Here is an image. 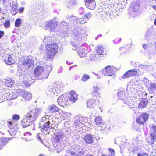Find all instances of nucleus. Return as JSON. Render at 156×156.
I'll return each instance as SVG.
<instances>
[{"mask_svg":"<svg viewBox=\"0 0 156 156\" xmlns=\"http://www.w3.org/2000/svg\"><path fill=\"white\" fill-rule=\"evenodd\" d=\"M86 29L81 27H77L72 29L71 43L73 47L81 44L83 38L86 35Z\"/></svg>","mask_w":156,"mask_h":156,"instance_id":"1","label":"nucleus"},{"mask_svg":"<svg viewBox=\"0 0 156 156\" xmlns=\"http://www.w3.org/2000/svg\"><path fill=\"white\" fill-rule=\"evenodd\" d=\"M78 97V95L74 91H72L69 94H65L61 95L58 98L57 101L61 106L65 107L67 106L69 103L75 102Z\"/></svg>","mask_w":156,"mask_h":156,"instance_id":"2","label":"nucleus"},{"mask_svg":"<svg viewBox=\"0 0 156 156\" xmlns=\"http://www.w3.org/2000/svg\"><path fill=\"white\" fill-rule=\"evenodd\" d=\"M52 121L51 117L48 115H45L42 118L40 123L41 130L43 131L45 135L49 133L50 129V124Z\"/></svg>","mask_w":156,"mask_h":156,"instance_id":"3","label":"nucleus"},{"mask_svg":"<svg viewBox=\"0 0 156 156\" xmlns=\"http://www.w3.org/2000/svg\"><path fill=\"white\" fill-rule=\"evenodd\" d=\"M46 45L47 51V57L48 60L52 61L54 56L58 51V46L56 43L48 44Z\"/></svg>","mask_w":156,"mask_h":156,"instance_id":"4","label":"nucleus"},{"mask_svg":"<svg viewBox=\"0 0 156 156\" xmlns=\"http://www.w3.org/2000/svg\"><path fill=\"white\" fill-rule=\"evenodd\" d=\"M34 61L27 57H24L23 59L19 61V67L20 69L24 70H27L33 65Z\"/></svg>","mask_w":156,"mask_h":156,"instance_id":"5","label":"nucleus"},{"mask_svg":"<svg viewBox=\"0 0 156 156\" xmlns=\"http://www.w3.org/2000/svg\"><path fill=\"white\" fill-rule=\"evenodd\" d=\"M44 69L42 66H38L36 67L34 71V74L35 76H38L41 75L40 79L42 80L46 79L49 75V73H44Z\"/></svg>","mask_w":156,"mask_h":156,"instance_id":"6","label":"nucleus"},{"mask_svg":"<svg viewBox=\"0 0 156 156\" xmlns=\"http://www.w3.org/2000/svg\"><path fill=\"white\" fill-rule=\"evenodd\" d=\"M99 12H98V15H100L103 20L108 19V17L111 15V10L109 8L101 7L99 8Z\"/></svg>","mask_w":156,"mask_h":156,"instance_id":"7","label":"nucleus"},{"mask_svg":"<svg viewBox=\"0 0 156 156\" xmlns=\"http://www.w3.org/2000/svg\"><path fill=\"white\" fill-rule=\"evenodd\" d=\"M87 120L84 117H76L73 122V126L76 128L80 129L82 127V125L87 123Z\"/></svg>","mask_w":156,"mask_h":156,"instance_id":"8","label":"nucleus"},{"mask_svg":"<svg viewBox=\"0 0 156 156\" xmlns=\"http://www.w3.org/2000/svg\"><path fill=\"white\" fill-rule=\"evenodd\" d=\"M140 3L139 1L133 2L129 9V14L133 17L136 16L138 13Z\"/></svg>","mask_w":156,"mask_h":156,"instance_id":"9","label":"nucleus"},{"mask_svg":"<svg viewBox=\"0 0 156 156\" xmlns=\"http://www.w3.org/2000/svg\"><path fill=\"white\" fill-rule=\"evenodd\" d=\"M41 112V109L38 108H35L28 112L27 115L31 118V120L35 121L36 119Z\"/></svg>","mask_w":156,"mask_h":156,"instance_id":"10","label":"nucleus"},{"mask_svg":"<svg viewBox=\"0 0 156 156\" xmlns=\"http://www.w3.org/2000/svg\"><path fill=\"white\" fill-rule=\"evenodd\" d=\"M116 68L112 66H108L102 70V74L106 76H112L115 73Z\"/></svg>","mask_w":156,"mask_h":156,"instance_id":"11","label":"nucleus"},{"mask_svg":"<svg viewBox=\"0 0 156 156\" xmlns=\"http://www.w3.org/2000/svg\"><path fill=\"white\" fill-rule=\"evenodd\" d=\"M60 27L63 36H68L69 34V28L68 23L62 21L60 24Z\"/></svg>","mask_w":156,"mask_h":156,"instance_id":"12","label":"nucleus"},{"mask_svg":"<svg viewBox=\"0 0 156 156\" xmlns=\"http://www.w3.org/2000/svg\"><path fill=\"white\" fill-rule=\"evenodd\" d=\"M58 24L57 21L55 19L49 22H47L46 23V25L45 27H43L45 28V30L48 29L50 30L51 31H53L55 29Z\"/></svg>","mask_w":156,"mask_h":156,"instance_id":"13","label":"nucleus"},{"mask_svg":"<svg viewBox=\"0 0 156 156\" xmlns=\"http://www.w3.org/2000/svg\"><path fill=\"white\" fill-rule=\"evenodd\" d=\"M8 127L10 128V129L8 131L11 135H14L16 133V131L18 129V122H13L9 121L7 122Z\"/></svg>","mask_w":156,"mask_h":156,"instance_id":"14","label":"nucleus"},{"mask_svg":"<svg viewBox=\"0 0 156 156\" xmlns=\"http://www.w3.org/2000/svg\"><path fill=\"white\" fill-rule=\"evenodd\" d=\"M80 44H77L76 46L74 47L76 48L77 52L79 55L80 57H85L87 53V51L86 49L82 48V47H81Z\"/></svg>","mask_w":156,"mask_h":156,"instance_id":"15","label":"nucleus"},{"mask_svg":"<svg viewBox=\"0 0 156 156\" xmlns=\"http://www.w3.org/2000/svg\"><path fill=\"white\" fill-rule=\"evenodd\" d=\"M34 121V120H31V118L27 115L24 116L22 121L21 125L23 127H26L30 126Z\"/></svg>","mask_w":156,"mask_h":156,"instance_id":"16","label":"nucleus"},{"mask_svg":"<svg viewBox=\"0 0 156 156\" xmlns=\"http://www.w3.org/2000/svg\"><path fill=\"white\" fill-rule=\"evenodd\" d=\"M65 136L63 131L61 130H58L54 133V139L57 142H59L62 140Z\"/></svg>","mask_w":156,"mask_h":156,"instance_id":"17","label":"nucleus"},{"mask_svg":"<svg viewBox=\"0 0 156 156\" xmlns=\"http://www.w3.org/2000/svg\"><path fill=\"white\" fill-rule=\"evenodd\" d=\"M148 117V114H142L137 118L136 121L138 123L143 124L147 120Z\"/></svg>","mask_w":156,"mask_h":156,"instance_id":"18","label":"nucleus"},{"mask_svg":"<svg viewBox=\"0 0 156 156\" xmlns=\"http://www.w3.org/2000/svg\"><path fill=\"white\" fill-rule=\"evenodd\" d=\"M11 55H5L3 56V59L7 64L10 65L14 63L15 62L14 60L12 58Z\"/></svg>","mask_w":156,"mask_h":156,"instance_id":"19","label":"nucleus"},{"mask_svg":"<svg viewBox=\"0 0 156 156\" xmlns=\"http://www.w3.org/2000/svg\"><path fill=\"white\" fill-rule=\"evenodd\" d=\"M84 140L87 143H92L94 140L93 135L91 134H88L85 136L83 138Z\"/></svg>","mask_w":156,"mask_h":156,"instance_id":"20","label":"nucleus"},{"mask_svg":"<svg viewBox=\"0 0 156 156\" xmlns=\"http://www.w3.org/2000/svg\"><path fill=\"white\" fill-rule=\"evenodd\" d=\"M95 51L90 54L89 56V59L91 61H96L99 60L101 58V57L99 56L98 55L96 54Z\"/></svg>","mask_w":156,"mask_h":156,"instance_id":"21","label":"nucleus"},{"mask_svg":"<svg viewBox=\"0 0 156 156\" xmlns=\"http://www.w3.org/2000/svg\"><path fill=\"white\" fill-rule=\"evenodd\" d=\"M148 90L151 93L154 92L156 90V83L151 82L148 87Z\"/></svg>","mask_w":156,"mask_h":156,"instance_id":"22","label":"nucleus"},{"mask_svg":"<svg viewBox=\"0 0 156 156\" xmlns=\"http://www.w3.org/2000/svg\"><path fill=\"white\" fill-rule=\"evenodd\" d=\"M150 138L151 140V141L148 142L149 144L153 145L154 144V142L156 140V133H150Z\"/></svg>","mask_w":156,"mask_h":156,"instance_id":"23","label":"nucleus"},{"mask_svg":"<svg viewBox=\"0 0 156 156\" xmlns=\"http://www.w3.org/2000/svg\"><path fill=\"white\" fill-rule=\"evenodd\" d=\"M93 91L92 92V94L93 96V97L94 98L95 96H96V98H97L98 96L99 97V93L98 91L99 90V88L96 85H94L93 87Z\"/></svg>","mask_w":156,"mask_h":156,"instance_id":"24","label":"nucleus"},{"mask_svg":"<svg viewBox=\"0 0 156 156\" xmlns=\"http://www.w3.org/2000/svg\"><path fill=\"white\" fill-rule=\"evenodd\" d=\"M54 89H55L56 94H58L62 91L64 89L63 85L58 84H57L56 87Z\"/></svg>","mask_w":156,"mask_h":156,"instance_id":"25","label":"nucleus"},{"mask_svg":"<svg viewBox=\"0 0 156 156\" xmlns=\"http://www.w3.org/2000/svg\"><path fill=\"white\" fill-rule=\"evenodd\" d=\"M9 139L5 138H2L0 139V149H2L3 146L8 143Z\"/></svg>","mask_w":156,"mask_h":156,"instance_id":"26","label":"nucleus"},{"mask_svg":"<svg viewBox=\"0 0 156 156\" xmlns=\"http://www.w3.org/2000/svg\"><path fill=\"white\" fill-rule=\"evenodd\" d=\"M48 109L50 112L52 113L58 112L59 110V109L54 105H49L48 107Z\"/></svg>","mask_w":156,"mask_h":156,"instance_id":"27","label":"nucleus"},{"mask_svg":"<svg viewBox=\"0 0 156 156\" xmlns=\"http://www.w3.org/2000/svg\"><path fill=\"white\" fill-rule=\"evenodd\" d=\"M95 100L94 97L90 100H88L87 102V106L88 108H93L95 105Z\"/></svg>","mask_w":156,"mask_h":156,"instance_id":"28","label":"nucleus"},{"mask_svg":"<svg viewBox=\"0 0 156 156\" xmlns=\"http://www.w3.org/2000/svg\"><path fill=\"white\" fill-rule=\"evenodd\" d=\"M148 103V101L147 99L143 98L140 101L139 104V108H144Z\"/></svg>","mask_w":156,"mask_h":156,"instance_id":"29","label":"nucleus"},{"mask_svg":"<svg viewBox=\"0 0 156 156\" xmlns=\"http://www.w3.org/2000/svg\"><path fill=\"white\" fill-rule=\"evenodd\" d=\"M46 93L48 95H55V89L53 90V88L52 87H48L47 90L46 91Z\"/></svg>","mask_w":156,"mask_h":156,"instance_id":"30","label":"nucleus"},{"mask_svg":"<svg viewBox=\"0 0 156 156\" xmlns=\"http://www.w3.org/2000/svg\"><path fill=\"white\" fill-rule=\"evenodd\" d=\"M14 83L15 81L14 80L10 78H8L5 85L8 87H11L13 86Z\"/></svg>","mask_w":156,"mask_h":156,"instance_id":"31","label":"nucleus"},{"mask_svg":"<svg viewBox=\"0 0 156 156\" xmlns=\"http://www.w3.org/2000/svg\"><path fill=\"white\" fill-rule=\"evenodd\" d=\"M70 153L72 155H73L74 156H82L84 154L85 152L82 149L81 151H79V152H75L74 151H71Z\"/></svg>","mask_w":156,"mask_h":156,"instance_id":"32","label":"nucleus"},{"mask_svg":"<svg viewBox=\"0 0 156 156\" xmlns=\"http://www.w3.org/2000/svg\"><path fill=\"white\" fill-rule=\"evenodd\" d=\"M23 98L27 100H30L32 98V94L30 93L25 91L23 94Z\"/></svg>","mask_w":156,"mask_h":156,"instance_id":"33","label":"nucleus"},{"mask_svg":"<svg viewBox=\"0 0 156 156\" xmlns=\"http://www.w3.org/2000/svg\"><path fill=\"white\" fill-rule=\"evenodd\" d=\"M76 5V0H70L67 3V6L68 8H72L74 6Z\"/></svg>","mask_w":156,"mask_h":156,"instance_id":"34","label":"nucleus"},{"mask_svg":"<svg viewBox=\"0 0 156 156\" xmlns=\"http://www.w3.org/2000/svg\"><path fill=\"white\" fill-rule=\"evenodd\" d=\"M23 84L25 85L26 87L30 86L31 84L30 80L28 79L26 76L23 77Z\"/></svg>","mask_w":156,"mask_h":156,"instance_id":"35","label":"nucleus"},{"mask_svg":"<svg viewBox=\"0 0 156 156\" xmlns=\"http://www.w3.org/2000/svg\"><path fill=\"white\" fill-rule=\"evenodd\" d=\"M118 97L119 99L124 100L125 99V93L124 91H119L117 93Z\"/></svg>","mask_w":156,"mask_h":156,"instance_id":"36","label":"nucleus"},{"mask_svg":"<svg viewBox=\"0 0 156 156\" xmlns=\"http://www.w3.org/2000/svg\"><path fill=\"white\" fill-rule=\"evenodd\" d=\"M86 6V7L89 9L93 10L95 9L96 6L95 2V1L88 4H87Z\"/></svg>","mask_w":156,"mask_h":156,"instance_id":"37","label":"nucleus"},{"mask_svg":"<svg viewBox=\"0 0 156 156\" xmlns=\"http://www.w3.org/2000/svg\"><path fill=\"white\" fill-rule=\"evenodd\" d=\"M95 51L96 54L98 55L99 56L102 55H103L104 54L103 48L101 46H99L98 49L97 50V49H96Z\"/></svg>","mask_w":156,"mask_h":156,"instance_id":"38","label":"nucleus"},{"mask_svg":"<svg viewBox=\"0 0 156 156\" xmlns=\"http://www.w3.org/2000/svg\"><path fill=\"white\" fill-rule=\"evenodd\" d=\"M95 122L98 126H100V125L102 122V119L101 117L98 116L95 118Z\"/></svg>","mask_w":156,"mask_h":156,"instance_id":"39","label":"nucleus"},{"mask_svg":"<svg viewBox=\"0 0 156 156\" xmlns=\"http://www.w3.org/2000/svg\"><path fill=\"white\" fill-rule=\"evenodd\" d=\"M90 78V76L84 74L82 76L81 80L83 82H86L87 80L89 79Z\"/></svg>","mask_w":156,"mask_h":156,"instance_id":"40","label":"nucleus"},{"mask_svg":"<svg viewBox=\"0 0 156 156\" xmlns=\"http://www.w3.org/2000/svg\"><path fill=\"white\" fill-rule=\"evenodd\" d=\"M132 76L129 70L126 72L124 75L122 76L123 79H126Z\"/></svg>","mask_w":156,"mask_h":156,"instance_id":"41","label":"nucleus"},{"mask_svg":"<svg viewBox=\"0 0 156 156\" xmlns=\"http://www.w3.org/2000/svg\"><path fill=\"white\" fill-rule=\"evenodd\" d=\"M76 21L80 23L81 24H84L86 23L87 22V21L86 19L84 20V19L83 18H76Z\"/></svg>","mask_w":156,"mask_h":156,"instance_id":"42","label":"nucleus"},{"mask_svg":"<svg viewBox=\"0 0 156 156\" xmlns=\"http://www.w3.org/2000/svg\"><path fill=\"white\" fill-rule=\"evenodd\" d=\"M61 114L62 116L65 118L70 117L71 116V114L66 112L62 111Z\"/></svg>","mask_w":156,"mask_h":156,"instance_id":"43","label":"nucleus"},{"mask_svg":"<svg viewBox=\"0 0 156 156\" xmlns=\"http://www.w3.org/2000/svg\"><path fill=\"white\" fill-rule=\"evenodd\" d=\"M20 70H18L17 73V76L19 77H20L21 76H23L24 71V69L22 70L20 69Z\"/></svg>","mask_w":156,"mask_h":156,"instance_id":"44","label":"nucleus"},{"mask_svg":"<svg viewBox=\"0 0 156 156\" xmlns=\"http://www.w3.org/2000/svg\"><path fill=\"white\" fill-rule=\"evenodd\" d=\"M22 20L20 18L17 19L15 22V26L16 27H19L22 23Z\"/></svg>","mask_w":156,"mask_h":156,"instance_id":"45","label":"nucleus"},{"mask_svg":"<svg viewBox=\"0 0 156 156\" xmlns=\"http://www.w3.org/2000/svg\"><path fill=\"white\" fill-rule=\"evenodd\" d=\"M129 71H130L132 76H134L136 75L138 72L137 69H136L129 70Z\"/></svg>","mask_w":156,"mask_h":156,"instance_id":"46","label":"nucleus"},{"mask_svg":"<svg viewBox=\"0 0 156 156\" xmlns=\"http://www.w3.org/2000/svg\"><path fill=\"white\" fill-rule=\"evenodd\" d=\"M12 118L13 119L12 121L17 122L20 119V116L18 115H13Z\"/></svg>","mask_w":156,"mask_h":156,"instance_id":"47","label":"nucleus"},{"mask_svg":"<svg viewBox=\"0 0 156 156\" xmlns=\"http://www.w3.org/2000/svg\"><path fill=\"white\" fill-rule=\"evenodd\" d=\"M150 133H156V126L153 125L150 128Z\"/></svg>","mask_w":156,"mask_h":156,"instance_id":"48","label":"nucleus"},{"mask_svg":"<svg viewBox=\"0 0 156 156\" xmlns=\"http://www.w3.org/2000/svg\"><path fill=\"white\" fill-rule=\"evenodd\" d=\"M138 67L139 68V69H137L138 72L140 71H144L145 69V66L143 65H139Z\"/></svg>","mask_w":156,"mask_h":156,"instance_id":"49","label":"nucleus"},{"mask_svg":"<svg viewBox=\"0 0 156 156\" xmlns=\"http://www.w3.org/2000/svg\"><path fill=\"white\" fill-rule=\"evenodd\" d=\"M134 102H135L131 100L130 101L127 103V104L130 108H133L134 107Z\"/></svg>","mask_w":156,"mask_h":156,"instance_id":"50","label":"nucleus"},{"mask_svg":"<svg viewBox=\"0 0 156 156\" xmlns=\"http://www.w3.org/2000/svg\"><path fill=\"white\" fill-rule=\"evenodd\" d=\"M51 40V38L50 37H45L43 40V42L44 43H48L50 42Z\"/></svg>","mask_w":156,"mask_h":156,"instance_id":"51","label":"nucleus"},{"mask_svg":"<svg viewBox=\"0 0 156 156\" xmlns=\"http://www.w3.org/2000/svg\"><path fill=\"white\" fill-rule=\"evenodd\" d=\"M18 7V5L16 3H14V4H13L12 5V10H14L15 12L17 11H18V9L17 8Z\"/></svg>","mask_w":156,"mask_h":156,"instance_id":"52","label":"nucleus"},{"mask_svg":"<svg viewBox=\"0 0 156 156\" xmlns=\"http://www.w3.org/2000/svg\"><path fill=\"white\" fill-rule=\"evenodd\" d=\"M151 4L153 8L156 10V0H152L151 1Z\"/></svg>","mask_w":156,"mask_h":156,"instance_id":"53","label":"nucleus"},{"mask_svg":"<svg viewBox=\"0 0 156 156\" xmlns=\"http://www.w3.org/2000/svg\"><path fill=\"white\" fill-rule=\"evenodd\" d=\"M92 16V14L90 12L86 13L85 15L84 18L86 20H89Z\"/></svg>","mask_w":156,"mask_h":156,"instance_id":"54","label":"nucleus"},{"mask_svg":"<svg viewBox=\"0 0 156 156\" xmlns=\"http://www.w3.org/2000/svg\"><path fill=\"white\" fill-rule=\"evenodd\" d=\"M10 21L9 20L5 21V22L4 24V26L6 28H8L10 26Z\"/></svg>","mask_w":156,"mask_h":156,"instance_id":"55","label":"nucleus"},{"mask_svg":"<svg viewBox=\"0 0 156 156\" xmlns=\"http://www.w3.org/2000/svg\"><path fill=\"white\" fill-rule=\"evenodd\" d=\"M109 154L108 156H115V151L113 149L110 148L109 149Z\"/></svg>","mask_w":156,"mask_h":156,"instance_id":"56","label":"nucleus"},{"mask_svg":"<svg viewBox=\"0 0 156 156\" xmlns=\"http://www.w3.org/2000/svg\"><path fill=\"white\" fill-rule=\"evenodd\" d=\"M78 12L80 14H82L84 12V9L83 7H81L78 9Z\"/></svg>","mask_w":156,"mask_h":156,"instance_id":"57","label":"nucleus"},{"mask_svg":"<svg viewBox=\"0 0 156 156\" xmlns=\"http://www.w3.org/2000/svg\"><path fill=\"white\" fill-rule=\"evenodd\" d=\"M85 5H87V4H89L90 3H91L93 2H94L95 1L94 0H85Z\"/></svg>","mask_w":156,"mask_h":156,"instance_id":"58","label":"nucleus"},{"mask_svg":"<svg viewBox=\"0 0 156 156\" xmlns=\"http://www.w3.org/2000/svg\"><path fill=\"white\" fill-rule=\"evenodd\" d=\"M16 92L17 94H19L23 92V90L20 89H18L16 90Z\"/></svg>","mask_w":156,"mask_h":156,"instance_id":"59","label":"nucleus"},{"mask_svg":"<svg viewBox=\"0 0 156 156\" xmlns=\"http://www.w3.org/2000/svg\"><path fill=\"white\" fill-rule=\"evenodd\" d=\"M24 10V8L23 7L20 8L19 9V12L20 13H21L23 12Z\"/></svg>","mask_w":156,"mask_h":156,"instance_id":"60","label":"nucleus"},{"mask_svg":"<svg viewBox=\"0 0 156 156\" xmlns=\"http://www.w3.org/2000/svg\"><path fill=\"white\" fill-rule=\"evenodd\" d=\"M24 136H30L31 135V133L29 132L25 133L24 134Z\"/></svg>","mask_w":156,"mask_h":156,"instance_id":"61","label":"nucleus"},{"mask_svg":"<svg viewBox=\"0 0 156 156\" xmlns=\"http://www.w3.org/2000/svg\"><path fill=\"white\" fill-rule=\"evenodd\" d=\"M4 31H0V39L4 35Z\"/></svg>","mask_w":156,"mask_h":156,"instance_id":"62","label":"nucleus"},{"mask_svg":"<svg viewBox=\"0 0 156 156\" xmlns=\"http://www.w3.org/2000/svg\"><path fill=\"white\" fill-rule=\"evenodd\" d=\"M119 50L121 51H123V52H125L126 51V49L124 47H122L119 48Z\"/></svg>","mask_w":156,"mask_h":156,"instance_id":"63","label":"nucleus"},{"mask_svg":"<svg viewBox=\"0 0 156 156\" xmlns=\"http://www.w3.org/2000/svg\"><path fill=\"white\" fill-rule=\"evenodd\" d=\"M52 68L51 67V66H48V71H49V72L52 70Z\"/></svg>","mask_w":156,"mask_h":156,"instance_id":"64","label":"nucleus"}]
</instances>
